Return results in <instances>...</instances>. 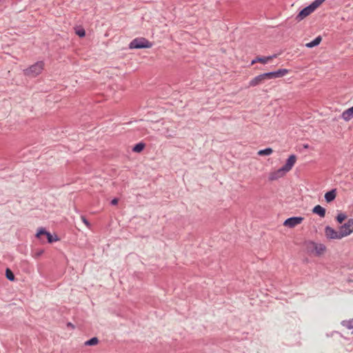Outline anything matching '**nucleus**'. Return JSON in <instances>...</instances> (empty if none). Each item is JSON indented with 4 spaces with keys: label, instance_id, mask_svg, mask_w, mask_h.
Masks as SVG:
<instances>
[{
    "label": "nucleus",
    "instance_id": "nucleus-10",
    "mask_svg": "<svg viewBox=\"0 0 353 353\" xmlns=\"http://www.w3.org/2000/svg\"><path fill=\"white\" fill-rule=\"evenodd\" d=\"M287 172L285 170H283V168H280L276 171L272 172L270 174L269 176V180L270 181H274L277 180L278 179L283 176Z\"/></svg>",
    "mask_w": 353,
    "mask_h": 353
},
{
    "label": "nucleus",
    "instance_id": "nucleus-30",
    "mask_svg": "<svg viewBox=\"0 0 353 353\" xmlns=\"http://www.w3.org/2000/svg\"><path fill=\"white\" fill-rule=\"evenodd\" d=\"M67 327H71L72 329L74 328V325L72 323H70V322L67 323Z\"/></svg>",
    "mask_w": 353,
    "mask_h": 353
},
{
    "label": "nucleus",
    "instance_id": "nucleus-18",
    "mask_svg": "<svg viewBox=\"0 0 353 353\" xmlns=\"http://www.w3.org/2000/svg\"><path fill=\"white\" fill-rule=\"evenodd\" d=\"M145 147V144L143 142H139L134 145L132 151L134 152L139 153L143 150Z\"/></svg>",
    "mask_w": 353,
    "mask_h": 353
},
{
    "label": "nucleus",
    "instance_id": "nucleus-3",
    "mask_svg": "<svg viewBox=\"0 0 353 353\" xmlns=\"http://www.w3.org/2000/svg\"><path fill=\"white\" fill-rule=\"evenodd\" d=\"M43 236L46 237L47 241L49 243H52L53 242L59 241V238H58L57 235L54 234V236H53L49 232H48L45 228H41L38 230V231L36 234V237L39 239L41 241H44Z\"/></svg>",
    "mask_w": 353,
    "mask_h": 353
},
{
    "label": "nucleus",
    "instance_id": "nucleus-5",
    "mask_svg": "<svg viewBox=\"0 0 353 353\" xmlns=\"http://www.w3.org/2000/svg\"><path fill=\"white\" fill-rule=\"evenodd\" d=\"M325 235L328 239H341L343 238L341 231H336L329 225L325 228Z\"/></svg>",
    "mask_w": 353,
    "mask_h": 353
},
{
    "label": "nucleus",
    "instance_id": "nucleus-21",
    "mask_svg": "<svg viewBox=\"0 0 353 353\" xmlns=\"http://www.w3.org/2000/svg\"><path fill=\"white\" fill-rule=\"evenodd\" d=\"M325 0H314L310 4V6L312 7L313 11H314L317 8H319Z\"/></svg>",
    "mask_w": 353,
    "mask_h": 353
},
{
    "label": "nucleus",
    "instance_id": "nucleus-29",
    "mask_svg": "<svg viewBox=\"0 0 353 353\" xmlns=\"http://www.w3.org/2000/svg\"><path fill=\"white\" fill-rule=\"evenodd\" d=\"M119 202V199L117 198H114L111 202H110V204L112 205H115L118 203Z\"/></svg>",
    "mask_w": 353,
    "mask_h": 353
},
{
    "label": "nucleus",
    "instance_id": "nucleus-1",
    "mask_svg": "<svg viewBox=\"0 0 353 353\" xmlns=\"http://www.w3.org/2000/svg\"><path fill=\"white\" fill-rule=\"evenodd\" d=\"M44 67V63L42 61H39L34 63L33 65H30L29 68H26L23 70L24 74L30 77H35L39 74L41 73V72L43 70Z\"/></svg>",
    "mask_w": 353,
    "mask_h": 353
},
{
    "label": "nucleus",
    "instance_id": "nucleus-25",
    "mask_svg": "<svg viewBox=\"0 0 353 353\" xmlns=\"http://www.w3.org/2000/svg\"><path fill=\"white\" fill-rule=\"evenodd\" d=\"M342 325L349 330L352 329L353 328V319H350L349 321H343L342 322Z\"/></svg>",
    "mask_w": 353,
    "mask_h": 353
},
{
    "label": "nucleus",
    "instance_id": "nucleus-33",
    "mask_svg": "<svg viewBox=\"0 0 353 353\" xmlns=\"http://www.w3.org/2000/svg\"><path fill=\"white\" fill-rule=\"evenodd\" d=\"M352 333L353 334V330H352Z\"/></svg>",
    "mask_w": 353,
    "mask_h": 353
},
{
    "label": "nucleus",
    "instance_id": "nucleus-15",
    "mask_svg": "<svg viewBox=\"0 0 353 353\" xmlns=\"http://www.w3.org/2000/svg\"><path fill=\"white\" fill-rule=\"evenodd\" d=\"M264 82V80L261 76V74L253 78L249 82V87H254Z\"/></svg>",
    "mask_w": 353,
    "mask_h": 353
},
{
    "label": "nucleus",
    "instance_id": "nucleus-6",
    "mask_svg": "<svg viewBox=\"0 0 353 353\" xmlns=\"http://www.w3.org/2000/svg\"><path fill=\"white\" fill-rule=\"evenodd\" d=\"M304 218L302 216H292L285 220L283 225L290 228H293L297 225L301 224Z\"/></svg>",
    "mask_w": 353,
    "mask_h": 353
},
{
    "label": "nucleus",
    "instance_id": "nucleus-32",
    "mask_svg": "<svg viewBox=\"0 0 353 353\" xmlns=\"http://www.w3.org/2000/svg\"><path fill=\"white\" fill-rule=\"evenodd\" d=\"M43 250L39 251V252H37V255L38 256H40V255H41V254H42V253H43Z\"/></svg>",
    "mask_w": 353,
    "mask_h": 353
},
{
    "label": "nucleus",
    "instance_id": "nucleus-22",
    "mask_svg": "<svg viewBox=\"0 0 353 353\" xmlns=\"http://www.w3.org/2000/svg\"><path fill=\"white\" fill-rule=\"evenodd\" d=\"M99 343V339L97 337H92L90 339L86 341L85 342V345L86 346H92L97 345Z\"/></svg>",
    "mask_w": 353,
    "mask_h": 353
},
{
    "label": "nucleus",
    "instance_id": "nucleus-14",
    "mask_svg": "<svg viewBox=\"0 0 353 353\" xmlns=\"http://www.w3.org/2000/svg\"><path fill=\"white\" fill-rule=\"evenodd\" d=\"M341 117L345 121L352 119L353 118V106L345 110Z\"/></svg>",
    "mask_w": 353,
    "mask_h": 353
},
{
    "label": "nucleus",
    "instance_id": "nucleus-26",
    "mask_svg": "<svg viewBox=\"0 0 353 353\" xmlns=\"http://www.w3.org/2000/svg\"><path fill=\"white\" fill-rule=\"evenodd\" d=\"M261 76L264 80V81L265 80H268V79H272V72H265V73H263L261 74Z\"/></svg>",
    "mask_w": 353,
    "mask_h": 353
},
{
    "label": "nucleus",
    "instance_id": "nucleus-13",
    "mask_svg": "<svg viewBox=\"0 0 353 353\" xmlns=\"http://www.w3.org/2000/svg\"><path fill=\"white\" fill-rule=\"evenodd\" d=\"M272 75L273 79L281 78L287 74L289 72V70L281 68L276 71H272Z\"/></svg>",
    "mask_w": 353,
    "mask_h": 353
},
{
    "label": "nucleus",
    "instance_id": "nucleus-19",
    "mask_svg": "<svg viewBox=\"0 0 353 353\" xmlns=\"http://www.w3.org/2000/svg\"><path fill=\"white\" fill-rule=\"evenodd\" d=\"M274 57H276V54H273L272 56H268V57H257V61L259 63L265 64L268 61L272 59Z\"/></svg>",
    "mask_w": 353,
    "mask_h": 353
},
{
    "label": "nucleus",
    "instance_id": "nucleus-20",
    "mask_svg": "<svg viewBox=\"0 0 353 353\" xmlns=\"http://www.w3.org/2000/svg\"><path fill=\"white\" fill-rule=\"evenodd\" d=\"M272 152H273V150L271 148H266L263 150H260L258 152V155L268 156V155H270Z\"/></svg>",
    "mask_w": 353,
    "mask_h": 353
},
{
    "label": "nucleus",
    "instance_id": "nucleus-4",
    "mask_svg": "<svg viewBox=\"0 0 353 353\" xmlns=\"http://www.w3.org/2000/svg\"><path fill=\"white\" fill-rule=\"evenodd\" d=\"M339 231L343 237L347 236L353 232V218L349 219L346 223L341 225Z\"/></svg>",
    "mask_w": 353,
    "mask_h": 353
},
{
    "label": "nucleus",
    "instance_id": "nucleus-23",
    "mask_svg": "<svg viewBox=\"0 0 353 353\" xmlns=\"http://www.w3.org/2000/svg\"><path fill=\"white\" fill-rule=\"evenodd\" d=\"M6 276L10 281H13L14 280V275L12 270L9 268L6 270Z\"/></svg>",
    "mask_w": 353,
    "mask_h": 353
},
{
    "label": "nucleus",
    "instance_id": "nucleus-31",
    "mask_svg": "<svg viewBox=\"0 0 353 353\" xmlns=\"http://www.w3.org/2000/svg\"><path fill=\"white\" fill-rule=\"evenodd\" d=\"M257 62H258V61H257V57H256L254 59H253L252 61L251 64L253 65V64H254V63H256Z\"/></svg>",
    "mask_w": 353,
    "mask_h": 353
},
{
    "label": "nucleus",
    "instance_id": "nucleus-24",
    "mask_svg": "<svg viewBox=\"0 0 353 353\" xmlns=\"http://www.w3.org/2000/svg\"><path fill=\"white\" fill-rule=\"evenodd\" d=\"M347 219V215L344 213H339L336 216V221L339 223H342Z\"/></svg>",
    "mask_w": 353,
    "mask_h": 353
},
{
    "label": "nucleus",
    "instance_id": "nucleus-7",
    "mask_svg": "<svg viewBox=\"0 0 353 353\" xmlns=\"http://www.w3.org/2000/svg\"><path fill=\"white\" fill-rule=\"evenodd\" d=\"M314 11L312 10V7H310L309 5L299 11V12L295 17V20L299 22L304 19L307 16H309Z\"/></svg>",
    "mask_w": 353,
    "mask_h": 353
},
{
    "label": "nucleus",
    "instance_id": "nucleus-16",
    "mask_svg": "<svg viewBox=\"0 0 353 353\" xmlns=\"http://www.w3.org/2000/svg\"><path fill=\"white\" fill-rule=\"evenodd\" d=\"M321 41H322L321 36H318L312 41L307 43L305 44V47H307L308 48H312L316 47L320 44Z\"/></svg>",
    "mask_w": 353,
    "mask_h": 353
},
{
    "label": "nucleus",
    "instance_id": "nucleus-8",
    "mask_svg": "<svg viewBox=\"0 0 353 353\" xmlns=\"http://www.w3.org/2000/svg\"><path fill=\"white\" fill-rule=\"evenodd\" d=\"M296 161V156L295 154H291L287 159L285 163L282 166L283 170L289 172L292 170Z\"/></svg>",
    "mask_w": 353,
    "mask_h": 353
},
{
    "label": "nucleus",
    "instance_id": "nucleus-9",
    "mask_svg": "<svg viewBox=\"0 0 353 353\" xmlns=\"http://www.w3.org/2000/svg\"><path fill=\"white\" fill-rule=\"evenodd\" d=\"M303 248L308 254H314L316 248V243L313 241H305L303 243Z\"/></svg>",
    "mask_w": 353,
    "mask_h": 353
},
{
    "label": "nucleus",
    "instance_id": "nucleus-12",
    "mask_svg": "<svg viewBox=\"0 0 353 353\" xmlns=\"http://www.w3.org/2000/svg\"><path fill=\"white\" fill-rule=\"evenodd\" d=\"M336 196V189H332L325 194L324 198L327 203L333 201Z\"/></svg>",
    "mask_w": 353,
    "mask_h": 353
},
{
    "label": "nucleus",
    "instance_id": "nucleus-11",
    "mask_svg": "<svg viewBox=\"0 0 353 353\" xmlns=\"http://www.w3.org/2000/svg\"><path fill=\"white\" fill-rule=\"evenodd\" d=\"M312 212L314 214L319 215L321 218H324L325 216V214H326L325 209L320 205H315L313 208Z\"/></svg>",
    "mask_w": 353,
    "mask_h": 353
},
{
    "label": "nucleus",
    "instance_id": "nucleus-28",
    "mask_svg": "<svg viewBox=\"0 0 353 353\" xmlns=\"http://www.w3.org/2000/svg\"><path fill=\"white\" fill-rule=\"evenodd\" d=\"M81 220L83 222V223H85V225H87L88 227H90V222L88 221V220L85 218V216H81Z\"/></svg>",
    "mask_w": 353,
    "mask_h": 353
},
{
    "label": "nucleus",
    "instance_id": "nucleus-2",
    "mask_svg": "<svg viewBox=\"0 0 353 353\" xmlns=\"http://www.w3.org/2000/svg\"><path fill=\"white\" fill-rule=\"evenodd\" d=\"M152 43L144 37H139L133 39L129 44L130 49L150 48Z\"/></svg>",
    "mask_w": 353,
    "mask_h": 353
},
{
    "label": "nucleus",
    "instance_id": "nucleus-17",
    "mask_svg": "<svg viewBox=\"0 0 353 353\" xmlns=\"http://www.w3.org/2000/svg\"><path fill=\"white\" fill-rule=\"evenodd\" d=\"M326 250V247L324 244L316 243V248L315 250L314 255L319 256L324 254Z\"/></svg>",
    "mask_w": 353,
    "mask_h": 353
},
{
    "label": "nucleus",
    "instance_id": "nucleus-27",
    "mask_svg": "<svg viewBox=\"0 0 353 353\" xmlns=\"http://www.w3.org/2000/svg\"><path fill=\"white\" fill-rule=\"evenodd\" d=\"M76 34L80 37H83L85 35V31L84 29H80L76 32Z\"/></svg>",
    "mask_w": 353,
    "mask_h": 353
}]
</instances>
